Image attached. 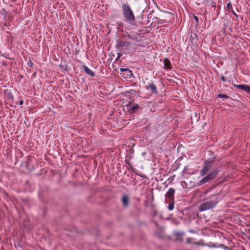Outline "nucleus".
I'll use <instances>...</instances> for the list:
<instances>
[{"label": "nucleus", "mask_w": 250, "mask_h": 250, "mask_svg": "<svg viewBox=\"0 0 250 250\" xmlns=\"http://www.w3.org/2000/svg\"><path fill=\"white\" fill-rule=\"evenodd\" d=\"M233 86L241 89H242L247 93L250 94V86L244 84H233Z\"/></svg>", "instance_id": "nucleus-8"}, {"label": "nucleus", "mask_w": 250, "mask_h": 250, "mask_svg": "<svg viewBox=\"0 0 250 250\" xmlns=\"http://www.w3.org/2000/svg\"><path fill=\"white\" fill-rule=\"evenodd\" d=\"M23 101H21L20 102V105H22V104H23Z\"/></svg>", "instance_id": "nucleus-22"}, {"label": "nucleus", "mask_w": 250, "mask_h": 250, "mask_svg": "<svg viewBox=\"0 0 250 250\" xmlns=\"http://www.w3.org/2000/svg\"><path fill=\"white\" fill-rule=\"evenodd\" d=\"M146 89H150L152 93L155 94H157L158 93L157 88L155 85L151 83L149 84L148 85L146 86Z\"/></svg>", "instance_id": "nucleus-9"}, {"label": "nucleus", "mask_w": 250, "mask_h": 250, "mask_svg": "<svg viewBox=\"0 0 250 250\" xmlns=\"http://www.w3.org/2000/svg\"><path fill=\"white\" fill-rule=\"evenodd\" d=\"M127 37H128V39H131V36H130V35H127Z\"/></svg>", "instance_id": "nucleus-23"}, {"label": "nucleus", "mask_w": 250, "mask_h": 250, "mask_svg": "<svg viewBox=\"0 0 250 250\" xmlns=\"http://www.w3.org/2000/svg\"><path fill=\"white\" fill-rule=\"evenodd\" d=\"M218 171L217 170H214L211 173L205 177L202 178L198 183V186H201L212 180L217 174Z\"/></svg>", "instance_id": "nucleus-4"}, {"label": "nucleus", "mask_w": 250, "mask_h": 250, "mask_svg": "<svg viewBox=\"0 0 250 250\" xmlns=\"http://www.w3.org/2000/svg\"><path fill=\"white\" fill-rule=\"evenodd\" d=\"M232 7L231 2H229L227 5V7L228 9H230Z\"/></svg>", "instance_id": "nucleus-17"}, {"label": "nucleus", "mask_w": 250, "mask_h": 250, "mask_svg": "<svg viewBox=\"0 0 250 250\" xmlns=\"http://www.w3.org/2000/svg\"><path fill=\"white\" fill-rule=\"evenodd\" d=\"M164 68L166 69H168L170 67L171 64L170 62L167 59H165L164 60Z\"/></svg>", "instance_id": "nucleus-13"}, {"label": "nucleus", "mask_w": 250, "mask_h": 250, "mask_svg": "<svg viewBox=\"0 0 250 250\" xmlns=\"http://www.w3.org/2000/svg\"><path fill=\"white\" fill-rule=\"evenodd\" d=\"M121 55H122L121 54H118V58L120 57L121 56Z\"/></svg>", "instance_id": "nucleus-24"}, {"label": "nucleus", "mask_w": 250, "mask_h": 250, "mask_svg": "<svg viewBox=\"0 0 250 250\" xmlns=\"http://www.w3.org/2000/svg\"><path fill=\"white\" fill-rule=\"evenodd\" d=\"M83 68L84 71V72L88 75H90L91 77L95 76V74L94 72L90 69L86 65H84L83 66Z\"/></svg>", "instance_id": "nucleus-11"}, {"label": "nucleus", "mask_w": 250, "mask_h": 250, "mask_svg": "<svg viewBox=\"0 0 250 250\" xmlns=\"http://www.w3.org/2000/svg\"><path fill=\"white\" fill-rule=\"evenodd\" d=\"M217 97L223 99H227L229 98V96L225 94H218Z\"/></svg>", "instance_id": "nucleus-15"}, {"label": "nucleus", "mask_w": 250, "mask_h": 250, "mask_svg": "<svg viewBox=\"0 0 250 250\" xmlns=\"http://www.w3.org/2000/svg\"><path fill=\"white\" fill-rule=\"evenodd\" d=\"M139 108V105L137 104L129 103L126 105L127 109L131 112H134L135 110L138 109Z\"/></svg>", "instance_id": "nucleus-7"}, {"label": "nucleus", "mask_w": 250, "mask_h": 250, "mask_svg": "<svg viewBox=\"0 0 250 250\" xmlns=\"http://www.w3.org/2000/svg\"><path fill=\"white\" fill-rule=\"evenodd\" d=\"M188 231H189V232H191V233H195V231H194V230H192V229H189V230H188Z\"/></svg>", "instance_id": "nucleus-21"}, {"label": "nucleus", "mask_w": 250, "mask_h": 250, "mask_svg": "<svg viewBox=\"0 0 250 250\" xmlns=\"http://www.w3.org/2000/svg\"><path fill=\"white\" fill-rule=\"evenodd\" d=\"M145 154H146V153L144 152V153H142V155H145Z\"/></svg>", "instance_id": "nucleus-25"}, {"label": "nucleus", "mask_w": 250, "mask_h": 250, "mask_svg": "<svg viewBox=\"0 0 250 250\" xmlns=\"http://www.w3.org/2000/svg\"><path fill=\"white\" fill-rule=\"evenodd\" d=\"M130 42L127 41H118L116 47H125L126 50L129 49L130 48Z\"/></svg>", "instance_id": "nucleus-6"}, {"label": "nucleus", "mask_w": 250, "mask_h": 250, "mask_svg": "<svg viewBox=\"0 0 250 250\" xmlns=\"http://www.w3.org/2000/svg\"><path fill=\"white\" fill-rule=\"evenodd\" d=\"M194 19H195V20L197 22H198L199 20H198V17H196V16H194Z\"/></svg>", "instance_id": "nucleus-19"}, {"label": "nucleus", "mask_w": 250, "mask_h": 250, "mask_svg": "<svg viewBox=\"0 0 250 250\" xmlns=\"http://www.w3.org/2000/svg\"><path fill=\"white\" fill-rule=\"evenodd\" d=\"M218 195H213L210 199H207L204 202L200 205L199 210L204 211L213 208L218 202Z\"/></svg>", "instance_id": "nucleus-1"}, {"label": "nucleus", "mask_w": 250, "mask_h": 250, "mask_svg": "<svg viewBox=\"0 0 250 250\" xmlns=\"http://www.w3.org/2000/svg\"><path fill=\"white\" fill-rule=\"evenodd\" d=\"M120 71L122 72H125L126 73L127 76H128L129 77H130L132 75V71L128 68H120Z\"/></svg>", "instance_id": "nucleus-12"}, {"label": "nucleus", "mask_w": 250, "mask_h": 250, "mask_svg": "<svg viewBox=\"0 0 250 250\" xmlns=\"http://www.w3.org/2000/svg\"><path fill=\"white\" fill-rule=\"evenodd\" d=\"M218 171L217 170H214L211 173L205 177L202 178L198 183V186H201L212 180L217 174Z\"/></svg>", "instance_id": "nucleus-3"}, {"label": "nucleus", "mask_w": 250, "mask_h": 250, "mask_svg": "<svg viewBox=\"0 0 250 250\" xmlns=\"http://www.w3.org/2000/svg\"><path fill=\"white\" fill-rule=\"evenodd\" d=\"M175 190L173 188H170L168 189V191L166 194V196L170 200L174 198V194Z\"/></svg>", "instance_id": "nucleus-10"}, {"label": "nucleus", "mask_w": 250, "mask_h": 250, "mask_svg": "<svg viewBox=\"0 0 250 250\" xmlns=\"http://www.w3.org/2000/svg\"><path fill=\"white\" fill-rule=\"evenodd\" d=\"M122 8L125 21L129 23L134 22L135 17L130 6L127 3H123Z\"/></svg>", "instance_id": "nucleus-2"}, {"label": "nucleus", "mask_w": 250, "mask_h": 250, "mask_svg": "<svg viewBox=\"0 0 250 250\" xmlns=\"http://www.w3.org/2000/svg\"><path fill=\"white\" fill-rule=\"evenodd\" d=\"M212 167L211 162L206 161L202 170L200 171V176L203 177L205 176Z\"/></svg>", "instance_id": "nucleus-5"}, {"label": "nucleus", "mask_w": 250, "mask_h": 250, "mask_svg": "<svg viewBox=\"0 0 250 250\" xmlns=\"http://www.w3.org/2000/svg\"><path fill=\"white\" fill-rule=\"evenodd\" d=\"M221 79L223 82H226L227 80V78L224 76H222L221 77Z\"/></svg>", "instance_id": "nucleus-18"}, {"label": "nucleus", "mask_w": 250, "mask_h": 250, "mask_svg": "<svg viewBox=\"0 0 250 250\" xmlns=\"http://www.w3.org/2000/svg\"><path fill=\"white\" fill-rule=\"evenodd\" d=\"M174 208L173 203H171L168 205V208L169 210H172Z\"/></svg>", "instance_id": "nucleus-16"}, {"label": "nucleus", "mask_w": 250, "mask_h": 250, "mask_svg": "<svg viewBox=\"0 0 250 250\" xmlns=\"http://www.w3.org/2000/svg\"><path fill=\"white\" fill-rule=\"evenodd\" d=\"M122 201L125 206H127L128 204V198L127 196L125 195H124L122 198Z\"/></svg>", "instance_id": "nucleus-14"}, {"label": "nucleus", "mask_w": 250, "mask_h": 250, "mask_svg": "<svg viewBox=\"0 0 250 250\" xmlns=\"http://www.w3.org/2000/svg\"><path fill=\"white\" fill-rule=\"evenodd\" d=\"M232 14L236 16V17H238V15L235 13V12L233 11H232Z\"/></svg>", "instance_id": "nucleus-20"}]
</instances>
